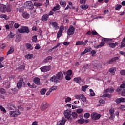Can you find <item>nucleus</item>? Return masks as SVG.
<instances>
[{
  "label": "nucleus",
  "mask_w": 125,
  "mask_h": 125,
  "mask_svg": "<svg viewBox=\"0 0 125 125\" xmlns=\"http://www.w3.org/2000/svg\"><path fill=\"white\" fill-rule=\"evenodd\" d=\"M46 92V89H42L40 91V93H41L42 95H44V94H45Z\"/></svg>",
  "instance_id": "a19ab883"
},
{
  "label": "nucleus",
  "mask_w": 125,
  "mask_h": 125,
  "mask_svg": "<svg viewBox=\"0 0 125 125\" xmlns=\"http://www.w3.org/2000/svg\"><path fill=\"white\" fill-rule=\"evenodd\" d=\"M119 44V43L118 42H116L115 43H109V46L110 48H115L117 45Z\"/></svg>",
  "instance_id": "4be33fe9"
},
{
  "label": "nucleus",
  "mask_w": 125,
  "mask_h": 125,
  "mask_svg": "<svg viewBox=\"0 0 125 125\" xmlns=\"http://www.w3.org/2000/svg\"><path fill=\"white\" fill-rule=\"evenodd\" d=\"M89 117H90V114H89V113H86L84 114V118H85V119H88Z\"/></svg>",
  "instance_id": "a18cd8bd"
},
{
  "label": "nucleus",
  "mask_w": 125,
  "mask_h": 125,
  "mask_svg": "<svg viewBox=\"0 0 125 125\" xmlns=\"http://www.w3.org/2000/svg\"><path fill=\"white\" fill-rule=\"evenodd\" d=\"M18 32H19L20 34H25V33L29 34V33H30V30L27 26H21V28L18 29Z\"/></svg>",
  "instance_id": "7ed1b4c3"
},
{
  "label": "nucleus",
  "mask_w": 125,
  "mask_h": 125,
  "mask_svg": "<svg viewBox=\"0 0 125 125\" xmlns=\"http://www.w3.org/2000/svg\"><path fill=\"white\" fill-rule=\"evenodd\" d=\"M73 81L77 83H78V84H81V83L82 82H83V80H82V78H81V77H79L74 78L73 79Z\"/></svg>",
  "instance_id": "a211bd4d"
},
{
  "label": "nucleus",
  "mask_w": 125,
  "mask_h": 125,
  "mask_svg": "<svg viewBox=\"0 0 125 125\" xmlns=\"http://www.w3.org/2000/svg\"><path fill=\"white\" fill-rule=\"evenodd\" d=\"M48 18H49V15L44 14L41 18V21H42V22H46V21L48 20Z\"/></svg>",
  "instance_id": "f3484780"
},
{
  "label": "nucleus",
  "mask_w": 125,
  "mask_h": 125,
  "mask_svg": "<svg viewBox=\"0 0 125 125\" xmlns=\"http://www.w3.org/2000/svg\"><path fill=\"white\" fill-rule=\"evenodd\" d=\"M22 16H23V17L25 18V19H28V18H30V15L26 12H23L22 13Z\"/></svg>",
  "instance_id": "b1692460"
},
{
  "label": "nucleus",
  "mask_w": 125,
  "mask_h": 125,
  "mask_svg": "<svg viewBox=\"0 0 125 125\" xmlns=\"http://www.w3.org/2000/svg\"><path fill=\"white\" fill-rule=\"evenodd\" d=\"M13 52H14V47L12 46L10 47V49L7 52V55H8L9 54H11V53H13Z\"/></svg>",
  "instance_id": "5701e85b"
},
{
  "label": "nucleus",
  "mask_w": 125,
  "mask_h": 125,
  "mask_svg": "<svg viewBox=\"0 0 125 125\" xmlns=\"http://www.w3.org/2000/svg\"><path fill=\"white\" fill-rule=\"evenodd\" d=\"M34 6H36V7H40V6H42V3L35 2L34 3Z\"/></svg>",
  "instance_id": "79ce46f5"
},
{
  "label": "nucleus",
  "mask_w": 125,
  "mask_h": 125,
  "mask_svg": "<svg viewBox=\"0 0 125 125\" xmlns=\"http://www.w3.org/2000/svg\"><path fill=\"white\" fill-rule=\"evenodd\" d=\"M120 88L123 89L125 88V83H122L121 85H120Z\"/></svg>",
  "instance_id": "774afa93"
},
{
  "label": "nucleus",
  "mask_w": 125,
  "mask_h": 125,
  "mask_svg": "<svg viewBox=\"0 0 125 125\" xmlns=\"http://www.w3.org/2000/svg\"><path fill=\"white\" fill-rule=\"evenodd\" d=\"M48 107H49L48 103L46 102H44L42 103L40 109L41 111H45V110H46Z\"/></svg>",
  "instance_id": "423d86ee"
},
{
  "label": "nucleus",
  "mask_w": 125,
  "mask_h": 125,
  "mask_svg": "<svg viewBox=\"0 0 125 125\" xmlns=\"http://www.w3.org/2000/svg\"><path fill=\"white\" fill-rule=\"evenodd\" d=\"M60 5L62 7H65L66 6V1L64 0L60 1Z\"/></svg>",
  "instance_id": "cd10ccee"
},
{
  "label": "nucleus",
  "mask_w": 125,
  "mask_h": 125,
  "mask_svg": "<svg viewBox=\"0 0 125 125\" xmlns=\"http://www.w3.org/2000/svg\"><path fill=\"white\" fill-rule=\"evenodd\" d=\"M50 81L51 83H60L59 80L57 79V78L55 75H53L50 78Z\"/></svg>",
  "instance_id": "4468645a"
},
{
  "label": "nucleus",
  "mask_w": 125,
  "mask_h": 125,
  "mask_svg": "<svg viewBox=\"0 0 125 125\" xmlns=\"http://www.w3.org/2000/svg\"><path fill=\"white\" fill-rule=\"evenodd\" d=\"M118 59H119L118 57H115L114 58H112L111 59L109 60L107 62V63L108 64H109V65H112V64H114V63H116Z\"/></svg>",
  "instance_id": "9b49d317"
},
{
  "label": "nucleus",
  "mask_w": 125,
  "mask_h": 125,
  "mask_svg": "<svg viewBox=\"0 0 125 125\" xmlns=\"http://www.w3.org/2000/svg\"><path fill=\"white\" fill-rule=\"evenodd\" d=\"M21 112L19 111V110H15V111H10L9 115L10 117H13V118H15L18 116V115H20Z\"/></svg>",
  "instance_id": "39448f33"
},
{
  "label": "nucleus",
  "mask_w": 125,
  "mask_h": 125,
  "mask_svg": "<svg viewBox=\"0 0 125 125\" xmlns=\"http://www.w3.org/2000/svg\"><path fill=\"white\" fill-rule=\"evenodd\" d=\"M120 109L121 111H125V105H121Z\"/></svg>",
  "instance_id": "338daca9"
},
{
  "label": "nucleus",
  "mask_w": 125,
  "mask_h": 125,
  "mask_svg": "<svg viewBox=\"0 0 125 125\" xmlns=\"http://www.w3.org/2000/svg\"><path fill=\"white\" fill-rule=\"evenodd\" d=\"M61 44L60 43H58L56 46H55L53 48H52V49H51V51H52V50H53V49H55V48H57V47H58V46H60Z\"/></svg>",
  "instance_id": "de8ad7c7"
},
{
  "label": "nucleus",
  "mask_w": 125,
  "mask_h": 125,
  "mask_svg": "<svg viewBox=\"0 0 125 125\" xmlns=\"http://www.w3.org/2000/svg\"><path fill=\"white\" fill-rule=\"evenodd\" d=\"M66 122H67V119L65 117H62L61 120L57 122V125H65Z\"/></svg>",
  "instance_id": "2eb2a0df"
},
{
  "label": "nucleus",
  "mask_w": 125,
  "mask_h": 125,
  "mask_svg": "<svg viewBox=\"0 0 125 125\" xmlns=\"http://www.w3.org/2000/svg\"><path fill=\"white\" fill-rule=\"evenodd\" d=\"M63 115L64 116V119H67L68 121H72L73 118L71 117L72 116V111L71 109L64 110Z\"/></svg>",
  "instance_id": "f257e3e1"
},
{
  "label": "nucleus",
  "mask_w": 125,
  "mask_h": 125,
  "mask_svg": "<svg viewBox=\"0 0 125 125\" xmlns=\"http://www.w3.org/2000/svg\"><path fill=\"white\" fill-rule=\"evenodd\" d=\"M25 86L26 83L24 82L23 78L20 79L17 83V87L18 89H20L22 87H25Z\"/></svg>",
  "instance_id": "f03ea898"
},
{
  "label": "nucleus",
  "mask_w": 125,
  "mask_h": 125,
  "mask_svg": "<svg viewBox=\"0 0 125 125\" xmlns=\"http://www.w3.org/2000/svg\"><path fill=\"white\" fill-rule=\"evenodd\" d=\"M115 102L117 104H120L125 102V98L120 97L115 100Z\"/></svg>",
  "instance_id": "dca6fc26"
},
{
  "label": "nucleus",
  "mask_w": 125,
  "mask_h": 125,
  "mask_svg": "<svg viewBox=\"0 0 125 125\" xmlns=\"http://www.w3.org/2000/svg\"><path fill=\"white\" fill-rule=\"evenodd\" d=\"M112 95L110 94H104L102 96V97H111Z\"/></svg>",
  "instance_id": "8fccbe9b"
},
{
  "label": "nucleus",
  "mask_w": 125,
  "mask_h": 125,
  "mask_svg": "<svg viewBox=\"0 0 125 125\" xmlns=\"http://www.w3.org/2000/svg\"><path fill=\"white\" fill-rule=\"evenodd\" d=\"M15 108H16V107L15 106V104H11V106L9 107V109L10 110H15Z\"/></svg>",
  "instance_id": "e433bc0d"
},
{
  "label": "nucleus",
  "mask_w": 125,
  "mask_h": 125,
  "mask_svg": "<svg viewBox=\"0 0 125 125\" xmlns=\"http://www.w3.org/2000/svg\"><path fill=\"white\" fill-rule=\"evenodd\" d=\"M0 109L3 113H6V110H5L4 107H2V105H0Z\"/></svg>",
  "instance_id": "5fc2aeb1"
},
{
  "label": "nucleus",
  "mask_w": 125,
  "mask_h": 125,
  "mask_svg": "<svg viewBox=\"0 0 125 125\" xmlns=\"http://www.w3.org/2000/svg\"><path fill=\"white\" fill-rule=\"evenodd\" d=\"M86 0H80V3H81L82 5L83 4H85Z\"/></svg>",
  "instance_id": "6e6d98bb"
},
{
  "label": "nucleus",
  "mask_w": 125,
  "mask_h": 125,
  "mask_svg": "<svg viewBox=\"0 0 125 125\" xmlns=\"http://www.w3.org/2000/svg\"><path fill=\"white\" fill-rule=\"evenodd\" d=\"M62 34H63L62 32H61V31H59L57 34V38L58 39H59V38H60V37H61V36H62Z\"/></svg>",
  "instance_id": "c03bdc74"
},
{
  "label": "nucleus",
  "mask_w": 125,
  "mask_h": 125,
  "mask_svg": "<svg viewBox=\"0 0 125 125\" xmlns=\"http://www.w3.org/2000/svg\"><path fill=\"white\" fill-rule=\"evenodd\" d=\"M102 42H104V43H105V42H106L107 43V38H103L102 39Z\"/></svg>",
  "instance_id": "e2e57ef3"
},
{
  "label": "nucleus",
  "mask_w": 125,
  "mask_h": 125,
  "mask_svg": "<svg viewBox=\"0 0 125 125\" xmlns=\"http://www.w3.org/2000/svg\"><path fill=\"white\" fill-rule=\"evenodd\" d=\"M75 34V28L73 25H71L67 30L68 36H72Z\"/></svg>",
  "instance_id": "0eeeda50"
},
{
  "label": "nucleus",
  "mask_w": 125,
  "mask_h": 125,
  "mask_svg": "<svg viewBox=\"0 0 125 125\" xmlns=\"http://www.w3.org/2000/svg\"><path fill=\"white\" fill-rule=\"evenodd\" d=\"M109 113L111 117H115V114H114V113H115V109L114 108L109 109Z\"/></svg>",
  "instance_id": "bb28decb"
},
{
  "label": "nucleus",
  "mask_w": 125,
  "mask_h": 125,
  "mask_svg": "<svg viewBox=\"0 0 125 125\" xmlns=\"http://www.w3.org/2000/svg\"><path fill=\"white\" fill-rule=\"evenodd\" d=\"M8 37H9V38H10L11 39H12V38H14V36H15V34L10 32V33H9V34L8 35Z\"/></svg>",
  "instance_id": "37998d69"
},
{
  "label": "nucleus",
  "mask_w": 125,
  "mask_h": 125,
  "mask_svg": "<svg viewBox=\"0 0 125 125\" xmlns=\"http://www.w3.org/2000/svg\"><path fill=\"white\" fill-rule=\"evenodd\" d=\"M0 92L1 93V94H5L6 91H5V90L3 88H0Z\"/></svg>",
  "instance_id": "3c124183"
},
{
  "label": "nucleus",
  "mask_w": 125,
  "mask_h": 125,
  "mask_svg": "<svg viewBox=\"0 0 125 125\" xmlns=\"http://www.w3.org/2000/svg\"><path fill=\"white\" fill-rule=\"evenodd\" d=\"M109 72H110V73H112V75H115V73L116 72V68L112 67V68L109 69Z\"/></svg>",
  "instance_id": "c756f323"
},
{
  "label": "nucleus",
  "mask_w": 125,
  "mask_h": 125,
  "mask_svg": "<svg viewBox=\"0 0 125 125\" xmlns=\"http://www.w3.org/2000/svg\"><path fill=\"white\" fill-rule=\"evenodd\" d=\"M80 7L82 9H83L84 10H85V9H87V8H88V6H87V5H81Z\"/></svg>",
  "instance_id": "58836bf2"
},
{
  "label": "nucleus",
  "mask_w": 125,
  "mask_h": 125,
  "mask_svg": "<svg viewBox=\"0 0 125 125\" xmlns=\"http://www.w3.org/2000/svg\"><path fill=\"white\" fill-rule=\"evenodd\" d=\"M71 115L74 119H77L78 118V114L76 112H72Z\"/></svg>",
  "instance_id": "ea45409f"
},
{
  "label": "nucleus",
  "mask_w": 125,
  "mask_h": 125,
  "mask_svg": "<svg viewBox=\"0 0 125 125\" xmlns=\"http://www.w3.org/2000/svg\"><path fill=\"white\" fill-rule=\"evenodd\" d=\"M75 45H83V41H78L76 42Z\"/></svg>",
  "instance_id": "7c9ffc66"
},
{
  "label": "nucleus",
  "mask_w": 125,
  "mask_h": 125,
  "mask_svg": "<svg viewBox=\"0 0 125 125\" xmlns=\"http://www.w3.org/2000/svg\"><path fill=\"white\" fill-rule=\"evenodd\" d=\"M59 31L61 32L62 33H63V32H64V26L61 25L60 27Z\"/></svg>",
  "instance_id": "09e8293b"
},
{
  "label": "nucleus",
  "mask_w": 125,
  "mask_h": 125,
  "mask_svg": "<svg viewBox=\"0 0 125 125\" xmlns=\"http://www.w3.org/2000/svg\"><path fill=\"white\" fill-rule=\"evenodd\" d=\"M80 99H81V100H82L83 102H86V98H85V97L83 94L82 95L81 98Z\"/></svg>",
  "instance_id": "f704fd0d"
},
{
  "label": "nucleus",
  "mask_w": 125,
  "mask_h": 125,
  "mask_svg": "<svg viewBox=\"0 0 125 125\" xmlns=\"http://www.w3.org/2000/svg\"><path fill=\"white\" fill-rule=\"evenodd\" d=\"M0 11L2 13H5L7 11V8H6V5L2 4H0Z\"/></svg>",
  "instance_id": "f8f14e48"
},
{
  "label": "nucleus",
  "mask_w": 125,
  "mask_h": 125,
  "mask_svg": "<svg viewBox=\"0 0 125 125\" xmlns=\"http://www.w3.org/2000/svg\"><path fill=\"white\" fill-rule=\"evenodd\" d=\"M0 18H4V19H6L7 16L6 15L2 14L0 15Z\"/></svg>",
  "instance_id": "052dcab7"
},
{
  "label": "nucleus",
  "mask_w": 125,
  "mask_h": 125,
  "mask_svg": "<svg viewBox=\"0 0 125 125\" xmlns=\"http://www.w3.org/2000/svg\"><path fill=\"white\" fill-rule=\"evenodd\" d=\"M120 47L121 48H123L124 47H125V42L122 41L121 43L120 44Z\"/></svg>",
  "instance_id": "603ef678"
},
{
  "label": "nucleus",
  "mask_w": 125,
  "mask_h": 125,
  "mask_svg": "<svg viewBox=\"0 0 125 125\" xmlns=\"http://www.w3.org/2000/svg\"><path fill=\"white\" fill-rule=\"evenodd\" d=\"M25 5L26 8H27V9H30V10H32L34 8V5L31 1H27L25 3Z\"/></svg>",
  "instance_id": "6e6552de"
},
{
  "label": "nucleus",
  "mask_w": 125,
  "mask_h": 125,
  "mask_svg": "<svg viewBox=\"0 0 125 125\" xmlns=\"http://www.w3.org/2000/svg\"><path fill=\"white\" fill-rule=\"evenodd\" d=\"M33 82L35 84L40 85L41 84V79L39 78L35 77L33 79Z\"/></svg>",
  "instance_id": "6ab92c4d"
},
{
  "label": "nucleus",
  "mask_w": 125,
  "mask_h": 125,
  "mask_svg": "<svg viewBox=\"0 0 125 125\" xmlns=\"http://www.w3.org/2000/svg\"><path fill=\"white\" fill-rule=\"evenodd\" d=\"M120 73L122 76H125V70H122L120 71Z\"/></svg>",
  "instance_id": "0e129e2a"
},
{
  "label": "nucleus",
  "mask_w": 125,
  "mask_h": 125,
  "mask_svg": "<svg viewBox=\"0 0 125 125\" xmlns=\"http://www.w3.org/2000/svg\"><path fill=\"white\" fill-rule=\"evenodd\" d=\"M25 58L26 59H32L34 57V55L33 54H26L24 56Z\"/></svg>",
  "instance_id": "a878e982"
},
{
  "label": "nucleus",
  "mask_w": 125,
  "mask_h": 125,
  "mask_svg": "<svg viewBox=\"0 0 125 125\" xmlns=\"http://www.w3.org/2000/svg\"><path fill=\"white\" fill-rule=\"evenodd\" d=\"M16 70L18 71V72H22V71H24L25 70V66L24 65H21L17 67Z\"/></svg>",
  "instance_id": "aec40b11"
},
{
  "label": "nucleus",
  "mask_w": 125,
  "mask_h": 125,
  "mask_svg": "<svg viewBox=\"0 0 125 125\" xmlns=\"http://www.w3.org/2000/svg\"><path fill=\"white\" fill-rule=\"evenodd\" d=\"M122 8V5H118L115 7V10H119Z\"/></svg>",
  "instance_id": "680f3d73"
},
{
  "label": "nucleus",
  "mask_w": 125,
  "mask_h": 125,
  "mask_svg": "<svg viewBox=\"0 0 125 125\" xmlns=\"http://www.w3.org/2000/svg\"><path fill=\"white\" fill-rule=\"evenodd\" d=\"M73 74V71L72 70L69 69L66 72V75L67 76H72V74Z\"/></svg>",
  "instance_id": "c9c22d12"
},
{
  "label": "nucleus",
  "mask_w": 125,
  "mask_h": 125,
  "mask_svg": "<svg viewBox=\"0 0 125 125\" xmlns=\"http://www.w3.org/2000/svg\"><path fill=\"white\" fill-rule=\"evenodd\" d=\"M25 46L27 49L29 50H33V46L30 43H26Z\"/></svg>",
  "instance_id": "393cba45"
},
{
  "label": "nucleus",
  "mask_w": 125,
  "mask_h": 125,
  "mask_svg": "<svg viewBox=\"0 0 125 125\" xmlns=\"http://www.w3.org/2000/svg\"><path fill=\"white\" fill-rule=\"evenodd\" d=\"M91 117L93 121H97V120H99L100 118H101V114L96 112H93L91 114Z\"/></svg>",
  "instance_id": "20e7f679"
},
{
  "label": "nucleus",
  "mask_w": 125,
  "mask_h": 125,
  "mask_svg": "<svg viewBox=\"0 0 125 125\" xmlns=\"http://www.w3.org/2000/svg\"><path fill=\"white\" fill-rule=\"evenodd\" d=\"M82 94H81L80 95H76L75 98H76V99H81Z\"/></svg>",
  "instance_id": "bf43d9fd"
},
{
  "label": "nucleus",
  "mask_w": 125,
  "mask_h": 125,
  "mask_svg": "<svg viewBox=\"0 0 125 125\" xmlns=\"http://www.w3.org/2000/svg\"><path fill=\"white\" fill-rule=\"evenodd\" d=\"M52 26L55 30H58V29H59V27L58 26V23H57V22H56L55 21L52 22Z\"/></svg>",
  "instance_id": "412c9836"
},
{
  "label": "nucleus",
  "mask_w": 125,
  "mask_h": 125,
  "mask_svg": "<svg viewBox=\"0 0 125 125\" xmlns=\"http://www.w3.org/2000/svg\"><path fill=\"white\" fill-rule=\"evenodd\" d=\"M89 91L90 92L91 96H95V93L93 91V90L91 89H89Z\"/></svg>",
  "instance_id": "49530a36"
},
{
  "label": "nucleus",
  "mask_w": 125,
  "mask_h": 125,
  "mask_svg": "<svg viewBox=\"0 0 125 125\" xmlns=\"http://www.w3.org/2000/svg\"><path fill=\"white\" fill-rule=\"evenodd\" d=\"M59 9H60V5H57L53 7V8L52 9V11H56V10H59Z\"/></svg>",
  "instance_id": "2f4dec72"
},
{
  "label": "nucleus",
  "mask_w": 125,
  "mask_h": 125,
  "mask_svg": "<svg viewBox=\"0 0 125 125\" xmlns=\"http://www.w3.org/2000/svg\"><path fill=\"white\" fill-rule=\"evenodd\" d=\"M37 41H38V38H37V36L35 35L32 37V42H35V43L37 42Z\"/></svg>",
  "instance_id": "72a5a7b5"
},
{
  "label": "nucleus",
  "mask_w": 125,
  "mask_h": 125,
  "mask_svg": "<svg viewBox=\"0 0 125 125\" xmlns=\"http://www.w3.org/2000/svg\"><path fill=\"white\" fill-rule=\"evenodd\" d=\"M56 89H57V86H53L49 89L50 91L52 92L53 90H56Z\"/></svg>",
  "instance_id": "4c0bfd02"
},
{
  "label": "nucleus",
  "mask_w": 125,
  "mask_h": 125,
  "mask_svg": "<svg viewBox=\"0 0 125 125\" xmlns=\"http://www.w3.org/2000/svg\"><path fill=\"white\" fill-rule=\"evenodd\" d=\"M56 77L58 81H62L64 79V75L61 71L59 72L56 75Z\"/></svg>",
  "instance_id": "9d476101"
},
{
  "label": "nucleus",
  "mask_w": 125,
  "mask_h": 125,
  "mask_svg": "<svg viewBox=\"0 0 125 125\" xmlns=\"http://www.w3.org/2000/svg\"><path fill=\"white\" fill-rule=\"evenodd\" d=\"M77 122L79 124H80V125H82V124L84 123V119L80 118V119L78 120Z\"/></svg>",
  "instance_id": "473e14b6"
},
{
  "label": "nucleus",
  "mask_w": 125,
  "mask_h": 125,
  "mask_svg": "<svg viewBox=\"0 0 125 125\" xmlns=\"http://www.w3.org/2000/svg\"><path fill=\"white\" fill-rule=\"evenodd\" d=\"M72 100V98L71 97H68L65 99V102L66 103L68 102H70Z\"/></svg>",
  "instance_id": "4d7b16f0"
},
{
  "label": "nucleus",
  "mask_w": 125,
  "mask_h": 125,
  "mask_svg": "<svg viewBox=\"0 0 125 125\" xmlns=\"http://www.w3.org/2000/svg\"><path fill=\"white\" fill-rule=\"evenodd\" d=\"M40 70L41 72H43V73H45V72H48L51 70V66H43L40 68Z\"/></svg>",
  "instance_id": "1a4fd4ad"
},
{
  "label": "nucleus",
  "mask_w": 125,
  "mask_h": 125,
  "mask_svg": "<svg viewBox=\"0 0 125 125\" xmlns=\"http://www.w3.org/2000/svg\"><path fill=\"white\" fill-rule=\"evenodd\" d=\"M49 60H52V57H51V56L47 57L46 58V59H45L43 61L45 63H47V62H48V61H49Z\"/></svg>",
  "instance_id": "c85d7f7f"
},
{
  "label": "nucleus",
  "mask_w": 125,
  "mask_h": 125,
  "mask_svg": "<svg viewBox=\"0 0 125 125\" xmlns=\"http://www.w3.org/2000/svg\"><path fill=\"white\" fill-rule=\"evenodd\" d=\"M86 88H87V86L85 85L84 86H82L81 89L82 91H83V92H85V91L86 90Z\"/></svg>",
  "instance_id": "864d4df0"
},
{
  "label": "nucleus",
  "mask_w": 125,
  "mask_h": 125,
  "mask_svg": "<svg viewBox=\"0 0 125 125\" xmlns=\"http://www.w3.org/2000/svg\"><path fill=\"white\" fill-rule=\"evenodd\" d=\"M35 48L36 49H41V46L40 45V44H37L36 46L35 47Z\"/></svg>",
  "instance_id": "69168bd1"
},
{
  "label": "nucleus",
  "mask_w": 125,
  "mask_h": 125,
  "mask_svg": "<svg viewBox=\"0 0 125 125\" xmlns=\"http://www.w3.org/2000/svg\"><path fill=\"white\" fill-rule=\"evenodd\" d=\"M92 64L93 66V70H95L94 71H96V70H97V69H98V67H100V68L102 67V65H101V64L100 63L97 64V63L94 62H92Z\"/></svg>",
  "instance_id": "ddd939ff"
},
{
  "label": "nucleus",
  "mask_w": 125,
  "mask_h": 125,
  "mask_svg": "<svg viewBox=\"0 0 125 125\" xmlns=\"http://www.w3.org/2000/svg\"><path fill=\"white\" fill-rule=\"evenodd\" d=\"M13 25H14V21H10L9 22V26L10 28H12V27H13Z\"/></svg>",
  "instance_id": "13d9d810"
}]
</instances>
